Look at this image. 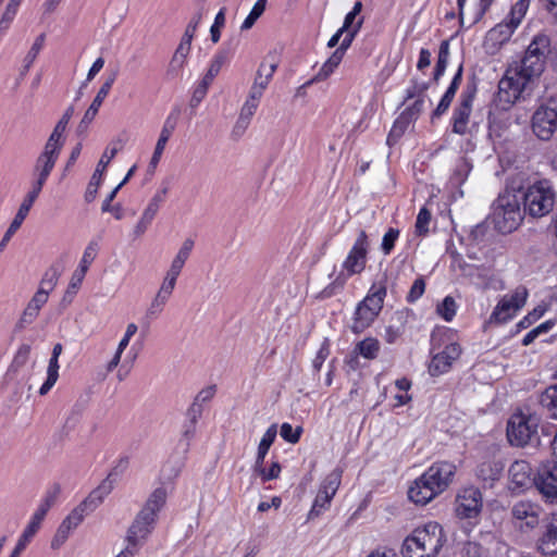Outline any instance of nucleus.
Listing matches in <instances>:
<instances>
[{
  "label": "nucleus",
  "mask_w": 557,
  "mask_h": 557,
  "mask_svg": "<svg viewBox=\"0 0 557 557\" xmlns=\"http://www.w3.org/2000/svg\"><path fill=\"white\" fill-rule=\"evenodd\" d=\"M529 292L524 286H518L508 294L503 295L494 307L488 323L504 324L512 320L524 307Z\"/></svg>",
  "instance_id": "9d476101"
},
{
  "label": "nucleus",
  "mask_w": 557,
  "mask_h": 557,
  "mask_svg": "<svg viewBox=\"0 0 557 557\" xmlns=\"http://www.w3.org/2000/svg\"><path fill=\"white\" fill-rule=\"evenodd\" d=\"M99 252V244L97 240H90L87 246L84 249V252L82 255V258L78 262L79 268H83L85 270H89L90 265L97 258V255Z\"/></svg>",
  "instance_id": "603ef678"
},
{
  "label": "nucleus",
  "mask_w": 557,
  "mask_h": 557,
  "mask_svg": "<svg viewBox=\"0 0 557 557\" xmlns=\"http://www.w3.org/2000/svg\"><path fill=\"white\" fill-rule=\"evenodd\" d=\"M45 517L46 516H44V509H36L20 537L24 539L27 542H30L32 539L40 529V525Z\"/></svg>",
  "instance_id": "de8ad7c7"
},
{
  "label": "nucleus",
  "mask_w": 557,
  "mask_h": 557,
  "mask_svg": "<svg viewBox=\"0 0 557 557\" xmlns=\"http://www.w3.org/2000/svg\"><path fill=\"white\" fill-rule=\"evenodd\" d=\"M55 162L57 161L40 154L38 157V159L36 161V165H35V171L37 173V177H39L44 181H47L51 171L54 168Z\"/></svg>",
  "instance_id": "6e6d98bb"
},
{
  "label": "nucleus",
  "mask_w": 557,
  "mask_h": 557,
  "mask_svg": "<svg viewBox=\"0 0 557 557\" xmlns=\"http://www.w3.org/2000/svg\"><path fill=\"white\" fill-rule=\"evenodd\" d=\"M540 418L537 414L517 410L507 422V438L510 445L523 447L537 440Z\"/></svg>",
  "instance_id": "423d86ee"
},
{
  "label": "nucleus",
  "mask_w": 557,
  "mask_h": 557,
  "mask_svg": "<svg viewBox=\"0 0 557 557\" xmlns=\"http://www.w3.org/2000/svg\"><path fill=\"white\" fill-rule=\"evenodd\" d=\"M45 39H46L45 34H40L34 40L30 49L28 50L27 54L25 55V58L23 60V69H22V73H21L22 75H25L32 67L33 63L37 59L39 52L41 51V49L45 45Z\"/></svg>",
  "instance_id": "49530a36"
},
{
  "label": "nucleus",
  "mask_w": 557,
  "mask_h": 557,
  "mask_svg": "<svg viewBox=\"0 0 557 557\" xmlns=\"http://www.w3.org/2000/svg\"><path fill=\"white\" fill-rule=\"evenodd\" d=\"M347 49L348 48H343V46L341 45L332 53V55L322 64L313 81L320 82L326 79L337 69Z\"/></svg>",
  "instance_id": "f704fd0d"
},
{
  "label": "nucleus",
  "mask_w": 557,
  "mask_h": 557,
  "mask_svg": "<svg viewBox=\"0 0 557 557\" xmlns=\"http://www.w3.org/2000/svg\"><path fill=\"white\" fill-rule=\"evenodd\" d=\"M533 470L525 460H516L508 470L509 490L521 493L534 484Z\"/></svg>",
  "instance_id": "4be33fe9"
},
{
  "label": "nucleus",
  "mask_w": 557,
  "mask_h": 557,
  "mask_svg": "<svg viewBox=\"0 0 557 557\" xmlns=\"http://www.w3.org/2000/svg\"><path fill=\"white\" fill-rule=\"evenodd\" d=\"M472 170V162L466 158L460 157L454 166L453 174L450 176V181L454 185H461L468 178L470 172Z\"/></svg>",
  "instance_id": "ea45409f"
},
{
  "label": "nucleus",
  "mask_w": 557,
  "mask_h": 557,
  "mask_svg": "<svg viewBox=\"0 0 557 557\" xmlns=\"http://www.w3.org/2000/svg\"><path fill=\"white\" fill-rule=\"evenodd\" d=\"M523 202V212L532 218L549 214L555 206L557 193L548 180H539L518 191Z\"/></svg>",
  "instance_id": "7ed1b4c3"
},
{
  "label": "nucleus",
  "mask_w": 557,
  "mask_h": 557,
  "mask_svg": "<svg viewBox=\"0 0 557 557\" xmlns=\"http://www.w3.org/2000/svg\"><path fill=\"white\" fill-rule=\"evenodd\" d=\"M29 211H30V209L26 208L23 205H20L14 219L12 220V222L9 225L8 230L5 231L2 239L0 240V252L7 248L9 242L11 240L13 235L20 230L23 222L27 218Z\"/></svg>",
  "instance_id": "c9c22d12"
},
{
  "label": "nucleus",
  "mask_w": 557,
  "mask_h": 557,
  "mask_svg": "<svg viewBox=\"0 0 557 557\" xmlns=\"http://www.w3.org/2000/svg\"><path fill=\"white\" fill-rule=\"evenodd\" d=\"M504 466L496 460H484L476 468V476L485 483H493L498 480Z\"/></svg>",
  "instance_id": "473e14b6"
},
{
  "label": "nucleus",
  "mask_w": 557,
  "mask_h": 557,
  "mask_svg": "<svg viewBox=\"0 0 557 557\" xmlns=\"http://www.w3.org/2000/svg\"><path fill=\"white\" fill-rule=\"evenodd\" d=\"M302 429L300 426L293 428L292 424L285 422L281 425L280 435L288 443L295 444L299 441Z\"/></svg>",
  "instance_id": "680f3d73"
},
{
  "label": "nucleus",
  "mask_w": 557,
  "mask_h": 557,
  "mask_svg": "<svg viewBox=\"0 0 557 557\" xmlns=\"http://www.w3.org/2000/svg\"><path fill=\"white\" fill-rule=\"evenodd\" d=\"M362 11V2L356 1L351 11L344 18L342 30L346 33L345 39L342 40L343 48H349L356 35L361 29L363 17H358Z\"/></svg>",
  "instance_id": "393cba45"
},
{
  "label": "nucleus",
  "mask_w": 557,
  "mask_h": 557,
  "mask_svg": "<svg viewBox=\"0 0 557 557\" xmlns=\"http://www.w3.org/2000/svg\"><path fill=\"white\" fill-rule=\"evenodd\" d=\"M156 521V519L139 511L128 529L127 546L137 550V547L141 545L151 533Z\"/></svg>",
  "instance_id": "5701e85b"
},
{
  "label": "nucleus",
  "mask_w": 557,
  "mask_h": 557,
  "mask_svg": "<svg viewBox=\"0 0 557 557\" xmlns=\"http://www.w3.org/2000/svg\"><path fill=\"white\" fill-rule=\"evenodd\" d=\"M114 81H115V76L112 75L111 77H109L102 84V86L98 90L95 99L92 100L91 104L86 110V112H85V114H84V116H83V119L81 121V125H86L87 126V125H89L94 121V119L96 117V115H97V113L99 111V108L101 107L102 102L104 101V99L109 95Z\"/></svg>",
  "instance_id": "cd10ccee"
},
{
  "label": "nucleus",
  "mask_w": 557,
  "mask_h": 557,
  "mask_svg": "<svg viewBox=\"0 0 557 557\" xmlns=\"http://www.w3.org/2000/svg\"><path fill=\"white\" fill-rule=\"evenodd\" d=\"M168 194V187H162L156 191L153 197L148 202L147 207L143 211V214L147 215L150 219H154L157 215L162 202L165 200Z\"/></svg>",
  "instance_id": "09e8293b"
},
{
  "label": "nucleus",
  "mask_w": 557,
  "mask_h": 557,
  "mask_svg": "<svg viewBox=\"0 0 557 557\" xmlns=\"http://www.w3.org/2000/svg\"><path fill=\"white\" fill-rule=\"evenodd\" d=\"M448 55H449V45L447 41H443L440 47L437 63L435 66V73H434L435 79H438L440 76H442L444 74L447 63H448Z\"/></svg>",
  "instance_id": "4d7b16f0"
},
{
  "label": "nucleus",
  "mask_w": 557,
  "mask_h": 557,
  "mask_svg": "<svg viewBox=\"0 0 557 557\" xmlns=\"http://www.w3.org/2000/svg\"><path fill=\"white\" fill-rule=\"evenodd\" d=\"M168 497V491L164 486L154 488L147 498L140 512L157 520L158 512L164 506Z\"/></svg>",
  "instance_id": "c756f323"
},
{
  "label": "nucleus",
  "mask_w": 557,
  "mask_h": 557,
  "mask_svg": "<svg viewBox=\"0 0 557 557\" xmlns=\"http://www.w3.org/2000/svg\"><path fill=\"white\" fill-rule=\"evenodd\" d=\"M268 0H257L253 4L252 9L250 10L247 17L244 20L243 24L240 25L242 30H248L250 29L255 23L258 21V18L264 13L267 8Z\"/></svg>",
  "instance_id": "8fccbe9b"
},
{
  "label": "nucleus",
  "mask_w": 557,
  "mask_h": 557,
  "mask_svg": "<svg viewBox=\"0 0 557 557\" xmlns=\"http://www.w3.org/2000/svg\"><path fill=\"white\" fill-rule=\"evenodd\" d=\"M520 197L517 193L505 190L494 201L491 220L500 233H511L517 230L523 219L520 207Z\"/></svg>",
  "instance_id": "39448f33"
},
{
  "label": "nucleus",
  "mask_w": 557,
  "mask_h": 557,
  "mask_svg": "<svg viewBox=\"0 0 557 557\" xmlns=\"http://www.w3.org/2000/svg\"><path fill=\"white\" fill-rule=\"evenodd\" d=\"M399 237V231L396 228H388V231L384 234L382 239V251L384 255H389L395 246V243L397 242Z\"/></svg>",
  "instance_id": "69168bd1"
},
{
  "label": "nucleus",
  "mask_w": 557,
  "mask_h": 557,
  "mask_svg": "<svg viewBox=\"0 0 557 557\" xmlns=\"http://www.w3.org/2000/svg\"><path fill=\"white\" fill-rule=\"evenodd\" d=\"M225 13H226V9L222 8V9H220V11L216 13V15L214 17V22L210 28L211 40L213 42H218L220 40L221 29L225 25Z\"/></svg>",
  "instance_id": "0e129e2a"
},
{
  "label": "nucleus",
  "mask_w": 557,
  "mask_h": 557,
  "mask_svg": "<svg viewBox=\"0 0 557 557\" xmlns=\"http://www.w3.org/2000/svg\"><path fill=\"white\" fill-rule=\"evenodd\" d=\"M135 171L136 165H133L126 173L124 180L107 196L106 200L102 203L101 210L103 212H111L116 220H121L123 218L122 207L120 205L111 207L110 202L113 201L119 189L134 175Z\"/></svg>",
  "instance_id": "e433bc0d"
},
{
  "label": "nucleus",
  "mask_w": 557,
  "mask_h": 557,
  "mask_svg": "<svg viewBox=\"0 0 557 557\" xmlns=\"http://www.w3.org/2000/svg\"><path fill=\"white\" fill-rule=\"evenodd\" d=\"M437 495V491L430 485L423 474L416 479L408 490L409 499L417 505H426Z\"/></svg>",
  "instance_id": "bb28decb"
},
{
  "label": "nucleus",
  "mask_w": 557,
  "mask_h": 557,
  "mask_svg": "<svg viewBox=\"0 0 557 557\" xmlns=\"http://www.w3.org/2000/svg\"><path fill=\"white\" fill-rule=\"evenodd\" d=\"M223 62H224L223 57H215L214 60L212 61V63L210 64V67L208 70L207 74L203 76L201 82L210 86L211 83L213 82L214 77L221 71Z\"/></svg>",
  "instance_id": "774afa93"
},
{
  "label": "nucleus",
  "mask_w": 557,
  "mask_h": 557,
  "mask_svg": "<svg viewBox=\"0 0 557 557\" xmlns=\"http://www.w3.org/2000/svg\"><path fill=\"white\" fill-rule=\"evenodd\" d=\"M180 114H181V111L177 108L173 109L169 113V115L166 116V119L164 120V123L162 125V128L160 132L161 136H165L168 138H170L172 136L173 132L176 128V125H177V122L180 119Z\"/></svg>",
  "instance_id": "bf43d9fd"
},
{
  "label": "nucleus",
  "mask_w": 557,
  "mask_h": 557,
  "mask_svg": "<svg viewBox=\"0 0 557 557\" xmlns=\"http://www.w3.org/2000/svg\"><path fill=\"white\" fill-rule=\"evenodd\" d=\"M483 509V495L473 486L461 487L456 495L454 510L457 518L476 522Z\"/></svg>",
  "instance_id": "9b49d317"
},
{
  "label": "nucleus",
  "mask_w": 557,
  "mask_h": 557,
  "mask_svg": "<svg viewBox=\"0 0 557 557\" xmlns=\"http://www.w3.org/2000/svg\"><path fill=\"white\" fill-rule=\"evenodd\" d=\"M533 134L541 140H549L557 131V96L543 99L531 117Z\"/></svg>",
  "instance_id": "6e6552de"
},
{
  "label": "nucleus",
  "mask_w": 557,
  "mask_h": 557,
  "mask_svg": "<svg viewBox=\"0 0 557 557\" xmlns=\"http://www.w3.org/2000/svg\"><path fill=\"white\" fill-rule=\"evenodd\" d=\"M431 222V212L426 208H421L417 221H416V233L418 235H425L429 232V225Z\"/></svg>",
  "instance_id": "e2e57ef3"
},
{
  "label": "nucleus",
  "mask_w": 557,
  "mask_h": 557,
  "mask_svg": "<svg viewBox=\"0 0 557 557\" xmlns=\"http://www.w3.org/2000/svg\"><path fill=\"white\" fill-rule=\"evenodd\" d=\"M473 94L462 92L460 102L454 110L451 117L453 132L458 135H466L469 133L470 115L472 112Z\"/></svg>",
  "instance_id": "b1692460"
},
{
  "label": "nucleus",
  "mask_w": 557,
  "mask_h": 557,
  "mask_svg": "<svg viewBox=\"0 0 557 557\" xmlns=\"http://www.w3.org/2000/svg\"><path fill=\"white\" fill-rule=\"evenodd\" d=\"M541 401L550 413L552 418L557 419V384L545 389Z\"/></svg>",
  "instance_id": "3c124183"
},
{
  "label": "nucleus",
  "mask_w": 557,
  "mask_h": 557,
  "mask_svg": "<svg viewBox=\"0 0 557 557\" xmlns=\"http://www.w3.org/2000/svg\"><path fill=\"white\" fill-rule=\"evenodd\" d=\"M195 242L191 238H186L176 255L171 261L169 269L166 270L161 285L156 293L154 297L150 301L146 312L145 319L148 321H152L158 319L163 312L166 304L173 295V292L176 287L177 278L181 275L187 260L190 257V253L194 249Z\"/></svg>",
  "instance_id": "f257e3e1"
},
{
  "label": "nucleus",
  "mask_w": 557,
  "mask_h": 557,
  "mask_svg": "<svg viewBox=\"0 0 557 557\" xmlns=\"http://www.w3.org/2000/svg\"><path fill=\"white\" fill-rule=\"evenodd\" d=\"M355 351L366 359H375L380 351V343L374 337H366L356 345Z\"/></svg>",
  "instance_id": "a19ab883"
},
{
  "label": "nucleus",
  "mask_w": 557,
  "mask_h": 557,
  "mask_svg": "<svg viewBox=\"0 0 557 557\" xmlns=\"http://www.w3.org/2000/svg\"><path fill=\"white\" fill-rule=\"evenodd\" d=\"M57 276L54 274L46 273L41 278L38 289L29 299L24 310L22 311L16 327L20 330L33 324L39 317L40 310L48 302L50 293L57 285Z\"/></svg>",
  "instance_id": "1a4fd4ad"
},
{
  "label": "nucleus",
  "mask_w": 557,
  "mask_h": 557,
  "mask_svg": "<svg viewBox=\"0 0 557 557\" xmlns=\"http://www.w3.org/2000/svg\"><path fill=\"white\" fill-rule=\"evenodd\" d=\"M542 508L530 500H519L511 507L513 524L521 531H531L540 524Z\"/></svg>",
  "instance_id": "dca6fc26"
},
{
  "label": "nucleus",
  "mask_w": 557,
  "mask_h": 557,
  "mask_svg": "<svg viewBox=\"0 0 557 557\" xmlns=\"http://www.w3.org/2000/svg\"><path fill=\"white\" fill-rule=\"evenodd\" d=\"M127 141L126 134H120L115 138H113L106 150L103 151L97 168L88 183V186L85 191V200L86 202H92L96 199L98 188L101 184L102 175L107 170L108 164L111 160L116 156V153L124 148Z\"/></svg>",
  "instance_id": "f8f14e48"
},
{
  "label": "nucleus",
  "mask_w": 557,
  "mask_h": 557,
  "mask_svg": "<svg viewBox=\"0 0 557 557\" xmlns=\"http://www.w3.org/2000/svg\"><path fill=\"white\" fill-rule=\"evenodd\" d=\"M169 139L170 138H168L165 136L159 135V138H158L156 147H154L153 154H152L150 163H149V168L151 170H154L157 168V165L159 164Z\"/></svg>",
  "instance_id": "338daca9"
},
{
  "label": "nucleus",
  "mask_w": 557,
  "mask_h": 557,
  "mask_svg": "<svg viewBox=\"0 0 557 557\" xmlns=\"http://www.w3.org/2000/svg\"><path fill=\"white\" fill-rule=\"evenodd\" d=\"M342 470L336 468L331 471L321 482L308 518L312 519L327 510L342 481Z\"/></svg>",
  "instance_id": "4468645a"
},
{
  "label": "nucleus",
  "mask_w": 557,
  "mask_h": 557,
  "mask_svg": "<svg viewBox=\"0 0 557 557\" xmlns=\"http://www.w3.org/2000/svg\"><path fill=\"white\" fill-rule=\"evenodd\" d=\"M460 82H461V69H459V71L455 74L449 87L443 95L437 108L434 111L435 115H437V116L442 115L443 113H445L447 111V109L449 108V106L455 97V94L459 87Z\"/></svg>",
  "instance_id": "58836bf2"
},
{
  "label": "nucleus",
  "mask_w": 557,
  "mask_h": 557,
  "mask_svg": "<svg viewBox=\"0 0 557 557\" xmlns=\"http://www.w3.org/2000/svg\"><path fill=\"white\" fill-rule=\"evenodd\" d=\"M89 512L90 511L86 508V504L81 503L75 507L59 525L51 541V547L57 549L62 546L69 539L70 534L83 522L84 518Z\"/></svg>",
  "instance_id": "6ab92c4d"
},
{
  "label": "nucleus",
  "mask_w": 557,
  "mask_h": 557,
  "mask_svg": "<svg viewBox=\"0 0 557 557\" xmlns=\"http://www.w3.org/2000/svg\"><path fill=\"white\" fill-rule=\"evenodd\" d=\"M456 466L449 461L434 462L424 473V479L429 481L430 485L437 491L438 494L443 493L453 482L456 474Z\"/></svg>",
  "instance_id": "aec40b11"
},
{
  "label": "nucleus",
  "mask_w": 557,
  "mask_h": 557,
  "mask_svg": "<svg viewBox=\"0 0 557 557\" xmlns=\"http://www.w3.org/2000/svg\"><path fill=\"white\" fill-rule=\"evenodd\" d=\"M64 143V140L55 139L49 136L44 151L40 154L57 161Z\"/></svg>",
  "instance_id": "13d9d810"
},
{
  "label": "nucleus",
  "mask_w": 557,
  "mask_h": 557,
  "mask_svg": "<svg viewBox=\"0 0 557 557\" xmlns=\"http://www.w3.org/2000/svg\"><path fill=\"white\" fill-rule=\"evenodd\" d=\"M431 361L429 363V373L432 376H438L447 373L454 362L460 357L461 348L456 342L446 344L441 350L436 351L433 347L431 350Z\"/></svg>",
  "instance_id": "f3484780"
},
{
  "label": "nucleus",
  "mask_w": 557,
  "mask_h": 557,
  "mask_svg": "<svg viewBox=\"0 0 557 557\" xmlns=\"http://www.w3.org/2000/svg\"><path fill=\"white\" fill-rule=\"evenodd\" d=\"M536 548L543 555H557V511L543 519Z\"/></svg>",
  "instance_id": "412c9836"
},
{
  "label": "nucleus",
  "mask_w": 557,
  "mask_h": 557,
  "mask_svg": "<svg viewBox=\"0 0 557 557\" xmlns=\"http://www.w3.org/2000/svg\"><path fill=\"white\" fill-rule=\"evenodd\" d=\"M113 480L108 476L102 483L95 488L82 504H86V508L91 512L95 510L102 500L112 492Z\"/></svg>",
  "instance_id": "7c9ffc66"
},
{
  "label": "nucleus",
  "mask_w": 557,
  "mask_h": 557,
  "mask_svg": "<svg viewBox=\"0 0 557 557\" xmlns=\"http://www.w3.org/2000/svg\"><path fill=\"white\" fill-rule=\"evenodd\" d=\"M275 70L276 64L261 63L255 76L253 83L249 89L247 98L260 102L265 89L268 88L273 77Z\"/></svg>",
  "instance_id": "a878e982"
},
{
  "label": "nucleus",
  "mask_w": 557,
  "mask_h": 557,
  "mask_svg": "<svg viewBox=\"0 0 557 557\" xmlns=\"http://www.w3.org/2000/svg\"><path fill=\"white\" fill-rule=\"evenodd\" d=\"M87 272H88L87 270L76 267V269L73 271V273L70 277V282H69L67 288L64 294V299H67L69 301L73 300L75 295L81 289V286L84 282V278H85Z\"/></svg>",
  "instance_id": "79ce46f5"
},
{
  "label": "nucleus",
  "mask_w": 557,
  "mask_h": 557,
  "mask_svg": "<svg viewBox=\"0 0 557 557\" xmlns=\"http://www.w3.org/2000/svg\"><path fill=\"white\" fill-rule=\"evenodd\" d=\"M276 434H277L276 424H272L264 432V434L261 437V441L259 443L258 450H257L256 468H259L260 466H262L271 445L273 444V442L276 438Z\"/></svg>",
  "instance_id": "4c0bfd02"
},
{
  "label": "nucleus",
  "mask_w": 557,
  "mask_h": 557,
  "mask_svg": "<svg viewBox=\"0 0 557 557\" xmlns=\"http://www.w3.org/2000/svg\"><path fill=\"white\" fill-rule=\"evenodd\" d=\"M385 296L386 289L384 286L373 285L370 288L366 298L356 308L351 326L354 333H361L373 323L382 310Z\"/></svg>",
  "instance_id": "0eeeda50"
},
{
  "label": "nucleus",
  "mask_w": 557,
  "mask_h": 557,
  "mask_svg": "<svg viewBox=\"0 0 557 557\" xmlns=\"http://www.w3.org/2000/svg\"><path fill=\"white\" fill-rule=\"evenodd\" d=\"M544 65L545 60L539 59V57L524 55L521 64L513 70L530 84L534 78L542 74Z\"/></svg>",
  "instance_id": "c85d7f7f"
},
{
  "label": "nucleus",
  "mask_w": 557,
  "mask_h": 557,
  "mask_svg": "<svg viewBox=\"0 0 557 557\" xmlns=\"http://www.w3.org/2000/svg\"><path fill=\"white\" fill-rule=\"evenodd\" d=\"M369 248V237L364 231H360L342 265L348 276L359 274L364 270Z\"/></svg>",
  "instance_id": "2eb2a0df"
},
{
  "label": "nucleus",
  "mask_w": 557,
  "mask_h": 557,
  "mask_svg": "<svg viewBox=\"0 0 557 557\" xmlns=\"http://www.w3.org/2000/svg\"><path fill=\"white\" fill-rule=\"evenodd\" d=\"M189 51L190 50L187 49L186 47L178 46L176 48L175 53L170 63V72L171 73L178 74L183 70Z\"/></svg>",
  "instance_id": "5fc2aeb1"
},
{
  "label": "nucleus",
  "mask_w": 557,
  "mask_h": 557,
  "mask_svg": "<svg viewBox=\"0 0 557 557\" xmlns=\"http://www.w3.org/2000/svg\"><path fill=\"white\" fill-rule=\"evenodd\" d=\"M461 269L463 274L470 277L474 285L482 288L487 287L488 271L486 269L472 264H465Z\"/></svg>",
  "instance_id": "a18cd8bd"
},
{
  "label": "nucleus",
  "mask_w": 557,
  "mask_h": 557,
  "mask_svg": "<svg viewBox=\"0 0 557 557\" xmlns=\"http://www.w3.org/2000/svg\"><path fill=\"white\" fill-rule=\"evenodd\" d=\"M548 37L545 35H537L529 45L524 55L539 57V59L545 60V55L548 52Z\"/></svg>",
  "instance_id": "37998d69"
},
{
  "label": "nucleus",
  "mask_w": 557,
  "mask_h": 557,
  "mask_svg": "<svg viewBox=\"0 0 557 557\" xmlns=\"http://www.w3.org/2000/svg\"><path fill=\"white\" fill-rule=\"evenodd\" d=\"M529 83L513 69H508L498 82L497 102L504 110L509 109L528 88Z\"/></svg>",
  "instance_id": "ddd939ff"
},
{
  "label": "nucleus",
  "mask_w": 557,
  "mask_h": 557,
  "mask_svg": "<svg viewBox=\"0 0 557 557\" xmlns=\"http://www.w3.org/2000/svg\"><path fill=\"white\" fill-rule=\"evenodd\" d=\"M457 311V305L451 296H446L436 307V312L445 321L449 322L454 319Z\"/></svg>",
  "instance_id": "864d4df0"
},
{
  "label": "nucleus",
  "mask_w": 557,
  "mask_h": 557,
  "mask_svg": "<svg viewBox=\"0 0 557 557\" xmlns=\"http://www.w3.org/2000/svg\"><path fill=\"white\" fill-rule=\"evenodd\" d=\"M260 102L246 98L238 116V120L236 122V125L234 127V133L238 136L243 135L244 132L247 129L248 125L250 124L251 117L255 115Z\"/></svg>",
  "instance_id": "2f4dec72"
},
{
  "label": "nucleus",
  "mask_w": 557,
  "mask_h": 557,
  "mask_svg": "<svg viewBox=\"0 0 557 557\" xmlns=\"http://www.w3.org/2000/svg\"><path fill=\"white\" fill-rule=\"evenodd\" d=\"M534 485L548 502H557V462H547L540 467L534 476Z\"/></svg>",
  "instance_id": "a211bd4d"
},
{
  "label": "nucleus",
  "mask_w": 557,
  "mask_h": 557,
  "mask_svg": "<svg viewBox=\"0 0 557 557\" xmlns=\"http://www.w3.org/2000/svg\"><path fill=\"white\" fill-rule=\"evenodd\" d=\"M59 358L51 356L47 369V379L39 388L40 395H46L53 387L59 379Z\"/></svg>",
  "instance_id": "c03bdc74"
},
{
  "label": "nucleus",
  "mask_w": 557,
  "mask_h": 557,
  "mask_svg": "<svg viewBox=\"0 0 557 557\" xmlns=\"http://www.w3.org/2000/svg\"><path fill=\"white\" fill-rule=\"evenodd\" d=\"M412 386V382L407 377L397 379L394 383V407H403L411 403L412 395L410 394V389Z\"/></svg>",
  "instance_id": "72a5a7b5"
},
{
  "label": "nucleus",
  "mask_w": 557,
  "mask_h": 557,
  "mask_svg": "<svg viewBox=\"0 0 557 557\" xmlns=\"http://www.w3.org/2000/svg\"><path fill=\"white\" fill-rule=\"evenodd\" d=\"M447 541L444 528L436 521L417 527L405 537L403 557H437Z\"/></svg>",
  "instance_id": "f03ea898"
},
{
  "label": "nucleus",
  "mask_w": 557,
  "mask_h": 557,
  "mask_svg": "<svg viewBox=\"0 0 557 557\" xmlns=\"http://www.w3.org/2000/svg\"><path fill=\"white\" fill-rule=\"evenodd\" d=\"M47 181H44L39 177L33 183L32 189L25 195L21 205L25 206L28 209H32L34 202L38 198L41 189Z\"/></svg>",
  "instance_id": "052dcab7"
},
{
  "label": "nucleus",
  "mask_w": 557,
  "mask_h": 557,
  "mask_svg": "<svg viewBox=\"0 0 557 557\" xmlns=\"http://www.w3.org/2000/svg\"><path fill=\"white\" fill-rule=\"evenodd\" d=\"M531 0H518L511 8L505 22L490 29L485 36L483 48L486 53L494 55L509 41L515 30L524 18Z\"/></svg>",
  "instance_id": "20e7f679"
}]
</instances>
